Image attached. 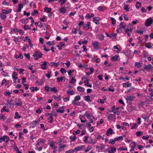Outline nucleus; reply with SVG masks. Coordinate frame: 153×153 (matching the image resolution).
<instances>
[{"label": "nucleus", "instance_id": "a19ab883", "mask_svg": "<svg viewBox=\"0 0 153 153\" xmlns=\"http://www.w3.org/2000/svg\"><path fill=\"white\" fill-rule=\"evenodd\" d=\"M38 12L37 10H34L33 11V12H32L31 13L32 16H33L35 15V14H38Z\"/></svg>", "mask_w": 153, "mask_h": 153}, {"label": "nucleus", "instance_id": "ea45409f", "mask_svg": "<svg viewBox=\"0 0 153 153\" xmlns=\"http://www.w3.org/2000/svg\"><path fill=\"white\" fill-rule=\"evenodd\" d=\"M114 139L116 141H119V140H122L123 139V137L121 136H119L117 137H115Z\"/></svg>", "mask_w": 153, "mask_h": 153}, {"label": "nucleus", "instance_id": "ddd939ff", "mask_svg": "<svg viewBox=\"0 0 153 153\" xmlns=\"http://www.w3.org/2000/svg\"><path fill=\"white\" fill-rule=\"evenodd\" d=\"M39 120L37 121H32V122L31 123L33 125V126H32V127L33 128H34L39 123Z\"/></svg>", "mask_w": 153, "mask_h": 153}, {"label": "nucleus", "instance_id": "79ce46f5", "mask_svg": "<svg viewBox=\"0 0 153 153\" xmlns=\"http://www.w3.org/2000/svg\"><path fill=\"white\" fill-rule=\"evenodd\" d=\"M6 118V117L4 114H0V119L4 120Z\"/></svg>", "mask_w": 153, "mask_h": 153}, {"label": "nucleus", "instance_id": "a18cd8bd", "mask_svg": "<svg viewBox=\"0 0 153 153\" xmlns=\"http://www.w3.org/2000/svg\"><path fill=\"white\" fill-rule=\"evenodd\" d=\"M48 120L49 121V122L50 123H52L53 120V116H50Z\"/></svg>", "mask_w": 153, "mask_h": 153}, {"label": "nucleus", "instance_id": "f8f14e48", "mask_svg": "<svg viewBox=\"0 0 153 153\" xmlns=\"http://www.w3.org/2000/svg\"><path fill=\"white\" fill-rule=\"evenodd\" d=\"M97 39L102 40L104 39V36L101 34H98L97 35Z\"/></svg>", "mask_w": 153, "mask_h": 153}, {"label": "nucleus", "instance_id": "0e129e2a", "mask_svg": "<svg viewBox=\"0 0 153 153\" xmlns=\"http://www.w3.org/2000/svg\"><path fill=\"white\" fill-rule=\"evenodd\" d=\"M66 1L67 0H59V2H61V5H62L63 4H64L66 2Z\"/></svg>", "mask_w": 153, "mask_h": 153}, {"label": "nucleus", "instance_id": "aec40b11", "mask_svg": "<svg viewBox=\"0 0 153 153\" xmlns=\"http://www.w3.org/2000/svg\"><path fill=\"white\" fill-rule=\"evenodd\" d=\"M90 25V22H88L87 23V24L86 25V24H84L83 25V28H86L87 30L89 29L90 27L89 26Z\"/></svg>", "mask_w": 153, "mask_h": 153}, {"label": "nucleus", "instance_id": "4d7b16f0", "mask_svg": "<svg viewBox=\"0 0 153 153\" xmlns=\"http://www.w3.org/2000/svg\"><path fill=\"white\" fill-rule=\"evenodd\" d=\"M91 149H92V147L91 146H88L87 147V149H85V152H87L89 150Z\"/></svg>", "mask_w": 153, "mask_h": 153}, {"label": "nucleus", "instance_id": "7c9ffc66", "mask_svg": "<svg viewBox=\"0 0 153 153\" xmlns=\"http://www.w3.org/2000/svg\"><path fill=\"white\" fill-rule=\"evenodd\" d=\"M77 126L79 127L80 129H83L85 128L84 125L82 124L79 125V124H77Z\"/></svg>", "mask_w": 153, "mask_h": 153}, {"label": "nucleus", "instance_id": "f3484780", "mask_svg": "<svg viewBox=\"0 0 153 153\" xmlns=\"http://www.w3.org/2000/svg\"><path fill=\"white\" fill-rule=\"evenodd\" d=\"M85 115L89 119H91V118L94 119V117L92 116L91 114H89L87 111L85 112Z\"/></svg>", "mask_w": 153, "mask_h": 153}, {"label": "nucleus", "instance_id": "774afa93", "mask_svg": "<svg viewBox=\"0 0 153 153\" xmlns=\"http://www.w3.org/2000/svg\"><path fill=\"white\" fill-rule=\"evenodd\" d=\"M84 22L83 21H81L78 24V25L79 26V28H80V26L82 25L83 26Z\"/></svg>", "mask_w": 153, "mask_h": 153}, {"label": "nucleus", "instance_id": "4be33fe9", "mask_svg": "<svg viewBox=\"0 0 153 153\" xmlns=\"http://www.w3.org/2000/svg\"><path fill=\"white\" fill-rule=\"evenodd\" d=\"M0 17L1 19H4L6 18L7 16L6 14H4L2 13H0Z\"/></svg>", "mask_w": 153, "mask_h": 153}, {"label": "nucleus", "instance_id": "5701e85b", "mask_svg": "<svg viewBox=\"0 0 153 153\" xmlns=\"http://www.w3.org/2000/svg\"><path fill=\"white\" fill-rule=\"evenodd\" d=\"M94 135V136L95 137V138L97 140H100L101 138V136L99 135L98 134H93Z\"/></svg>", "mask_w": 153, "mask_h": 153}, {"label": "nucleus", "instance_id": "49530a36", "mask_svg": "<svg viewBox=\"0 0 153 153\" xmlns=\"http://www.w3.org/2000/svg\"><path fill=\"white\" fill-rule=\"evenodd\" d=\"M51 91H54L55 93H57L58 91L57 89H56V88L54 87L53 88H50Z\"/></svg>", "mask_w": 153, "mask_h": 153}, {"label": "nucleus", "instance_id": "c9c22d12", "mask_svg": "<svg viewBox=\"0 0 153 153\" xmlns=\"http://www.w3.org/2000/svg\"><path fill=\"white\" fill-rule=\"evenodd\" d=\"M144 69L146 70H148L150 68L151 65L150 64L148 65H144Z\"/></svg>", "mask_w": 153, "mask_h": 153}, {"label": "nucleus", "instance_id": "9b49d317", "mask_svg": "<svg viewBox=\"0 0 153 153\" xmlns=\"http://www.w3.org/2000/svg\"><path fill=\"white\" fill-rule=\"evenodd\" d=\"M108 118L110 120H112L113 118L115 119L116 118V115L114 114H108Z\"/></svg>", "mask_w": 153, "mask_h": 153}, {"label": "nucleus", "instance_id": "f257e3e1", "mask_svg": "<svg viewBox=\"0 0 153 153\" xmlns=\"http://www.w3.org/2000/svg\"><path fill=\"white\" fill-rule=\"evenodd\" d=\"M42 55L43 54L39 51H36L34 54L33 55V56L34 57L35 59L37 60L39 58H41Z\"/></svg>", "mask_w": 153, "mask_h": 153}, {"label": "nucleus", "instance_id": "864d4df0", "mask_svg": "<svg viewBox=\"0 0 153 153\" xmlns=\"http://www.w3.org/2000/svg\"><path fill=\"white\" fill-rule=\"evenodd\" d=\"M114 48V49H117V51H116L117 52V53H119L120 52V50L119 49V48H118V47L117 46H114L113 47Z\"/></svg>", "mask_w": 153, "mask_h": 153}, {"label": "nucleus", "instance_id": "58836bf2", "mask_svg": "<svg viewBox=\"0 0 153 153\" xmlns=\"http://www.w3.org/2000/svg\"><path fill=\"white\" fill-rule=\"evenodd\" d=\"M56 111L57 112L63 113L64 111V109L61 110L60 108H59L56 109Z\"/></svg>", "mask_w": 153, "mask_h": 153}, {"label": "nucleus", "instance_id": "a211bd4d", "mask_svg": "<svg viewBox=\"0 0 153 153\" xmlns=\"http://www.w3.org/2000/svg\"><path fill=\"white\" fill-rule=\"evenodd\" d=\"M84 82L85 83V85L90 88H91L92 87V85L91 84H88L89 81L88 79H86V80L84 81Z\"/></svg>", "mask_w": 153, "mask_h": 153}, {"label": "nucleus", "instance_id": "2f4dec72", "mask_svg": "<svg viewBox=\"0 0 153 153\" xmlns=\"http://www.w3.org/2000/svg\"><path fill=\"white\" fill-rule=\"evenodd\" d=\"M97 142L96 140H93L91 138V140L89 141V143L90 144H95L97 143Z\"/></svg>", "mask_w": 153, "mask_h": 153}, {"label": "nucleus", "instance_id": "1a4fd4ad", "mask_svg": "<svg viewBox=\"0 0 153 153\" xmlns=\"http://www.w3.org/2000/svg\"><path fill=\"white\" fill-rule=\"evenodd\" d=\"M84 146H77L75 148H74L75 151H79L80 150H82L83 148L84 147Z\"/></svg>", "mask_w": 153, "mask_h": 153}, {"label": "nucleus", "instance_id": "3c124183", "mask_svg": "<svg viewBox=\"0 0 153 153\" xmlns=\"http://www.w3.org/2000/svg\"><path fill=\"white\" fill-rule=\"evenodd\" d=\"M81 97L79 96H76L74 97V100H76V101L79 100L80 99Z\"/></svg>", "mask_w": 153, "mask_h": 153}, {"label": "nucleus", "instance_id": "69168bd1", "mask_svg": "<svg viewBox=\"0 0 153 153\" xmlns=\"http://www.w3.org/2000/svg\"><path fill=\"white\" fill-rule=\"evenodd\" d=\"M2 12L3 13H5L6 14H8V13L7 10H6L5 9H3L2 10Z\"/></svg>", "mask_w": 153, "mask_h": 153}, {"label": "nucleus", "instance_id": "e433bc0d", "mask_svg": "<svg viewBox=\"0 0 153 153\" xmlns=\"http://www.w3.org/2000/svg\"><path fill=\"white\" fill-rule=\"evenodd\" d=\"M55 100H61V97L60 96L59 97H56L55 95H53L52 97Z\"/></svg>", "mask_w": 153, "mask_h": 153}, {"label": "nucleus", "instance_id": "39448f33", "mask_svg": "<svg viewBox=\"0 0 153 153\" xmlns=\"http://www.w3.org/2000/svg\"><path fill=\"white\" fill-rule=\"evenodd\" d=\"M153 22V20L152 18H148L145 22V25L147 26H150Z\"/></svg>", "mask_w": 153, "mask_h": 153}, {"label": "nucleus", "instance_id": "f03ea898", "mask_svg": "<svg viewBox=\"0 0 153 153\" xmlns=\"http://www.w3.org/2000/svg\"><path fill=\"white\" fill-rule=\"evenodd\" d=\"M14 102L16 106H19L22 105V102L20 99L18 98H16L14 100Z\"/></svg>", "mask_w": 153, "mask_h": 153}, {"label": "nucleus", "instance_id": "6ab92c4d", "mask_svg": "<svg viewBox=\"0 0 153 153\" xmlns=\"http://www.w3.org/2000/svg\"><path fill=\"white\" fill-rule=\"evenodd\" d=\"M55 142L53 141L49 140L48 142V144L51 147H53Z\"/></svg>", "mask_w": 153, "mask_h": 153}, {"label": "nucleus", "instance_id": "09e8293b", "mask_svg": "<svg viewBox=\"0 0 153 153\" xmlns=\"http://www.w3.org/2000/svg\"><path fill=\"white\" fill-rule=\"evenodd\" d=\"M111 20L112 21V25H114L116 23V20L114 18H111Z\"/></svg>", "mask_w": 153, "mask_h": 153}, {"label": "nucleus", "instance_id": "dca6fc26", "mask_svg": "<svg viewBox=\"0 0 153 153\" xmlns=\"http://www.w3.org/2000/svg\"><path fill=\"white\" fill-rule=\"evenodd\" d=\"M118 55H115L111 58V59L113 61H116L118 60Z\"/></svg>", "mask_w": 153, "mask_h": 153}, {"label": "nucleus", "instance_id": "c756f323", "mask_svg": "<svg viewBox=\"0 0 153 153\" xmlns=\"http://www.w3.org/2000/svg\"><path fill=\"white\" fill-rule=\"evenodd\" d=\"M60 11L63 13H65L66 12V10L64 7H62L59 9Z\"/></svg>", "mask_w": 153, "mask_h": 153}, {"label": "nucleus", "instance_id": "7ed1b4c3", "mask_svg": "<svg viewBox=\"0 0 153 153\" xmlns=\"http://www.w3.org/2000/svg\"><path fill=\"white\" fill-rule=\"evenodd\" d=\"M92 45L94 48L97 50H98L100 49L99 43L97 41H95L93 42L92 44Z\"/></svg>", "mask_w": 153, "mask_h": 153}, {"label": "nucleus", "instance_id": "bb28decb", "mask_svg": "<svg viewBox=\"0 0 153 153\" xmlns=\"http://www.w3.org/2000/svg\"><path fill=\"white\" fill-rule=\"evenodd\" d=\"M15 116L14 117V118L15 119H20L21 118V117L18 114V112H16L15 113Z\"/></svg>", "mask_w": 153, "mask_h": 153}, {"label": "nucleus", "instance_id": "4c0bfd02", "mask_svg": "<svg viewBox=\"0 0 153 153\" xmlns=\"http://www.w3.org/2000/svg\"><path fill=\"white\" fill-rule=\"evenodd\" d=\"M72 102L74 105H79V103L78 102H76V101L74 99L72 101Z\"/></svg>", "mask_w": 153, "mask_h": 153}, {"label": "nucleus", "instance_id": "e2e57ef3", "mask_svg": "<svg viewBox=\"0 0 153 153\" xmlns=\"http://www.w3.org/2000/svg\"><path fill=\"white\" fill-rule=\"evenodd\" d=\"M16 57L17 58H19L21 59H22L23 57V56L22 55L21 53H20L19 55H18L17 56V55L16 56Z\"/></svg>", "mask_w": 153, "mask_h": 153}, {"label": "nucleus", "instance_id": "bf43d9fd", "mask_svg": "<svg viewBox=\"0 0 153 153\" xmlns=\"http://www.w3.org/2000/svg\"><path fill=\"white\" fill-rule=\"evenodd\" d=\"M103 76V75L102 74L100 75L97 76L98 78L100 80H102L103 79V78L102 77Z\"/></svg>", "mask_w": 153, "mask_h": 153}, {"label": "nucleus", "instance_id": "f704fd0d", "mask_svg": "<svg viewBox=\"0 0 153 153\" xmlns=\"http://www.w3.org/2000/svg\"><path fill=\"white\" fill-rule=\"evenodd\" d=\"M30 89L32 92H34L35 91H38L39 89V88H37L36 87L35 88L31 87L30 88Z\"/></svg>", "mask_w": 153, "mask_h": 153}, {"label": "nucleus", "instance_id": "680f3d73", "mask_svg": "<svg viewBox=\"0 0 153 153\" xmlns=\"http://www.w3.org/2000/svg\"><path fill=\"white\" fill-rule=\"evenodd\" d=\"M88 135H86L84 137L85 139L84 140V141L85 143H87L88 140Z\"/></svg>", "mask_w": 153, "mask_h": 153}, {"label": "nucleus", "instance_id": "c85d7f7f", "mask_svg": "<svg viewBox=\"0 0 153 153\" xmlns=\"http://www.w3.org/2000/svg\"><path fill=\"white\" fill-rule=\"evenodd\" d=\"M49 65L51 66H54L56 67L58 65V64L54 62H51L50 63Z\"/></svg>", "mask_w": 153, "mask_h": 153}, {"label": "nucleus", "instance_id": "20e7f679", "mask_svg": "<svg viewBox=\"0 0 153 153\" xmlns=\"http://www.w3.org/2000/svg\"><path fill=\"white\" fill-rule=\"evenodd\" d=\"M9 140L10 138L9 137L6 135H4L3 137H1L0 138V143H1L2 141H6V143H7Z\"/></svg>", "mask_w": 153, "mask_h": 153}, {"label": "nucleus", "instance_id": "473e14b6", "mask_svg": "<svg viewBox=\"0 0 153 153\" xmlns=\"http://www.w3.org/2000/svg\"><path fill=\"white\" fill-rule=\"evenodd\" d=\"M67 94H70L71 95H73V94L74 93V92L73 90H72V91L68 90L67 91Z\"/></svg>", "mask_w": 153, "mask_h": 153}, {"label": "nucleus", "instance_id": "6e6552de", "mask_svg": "<svg viewBox=\"0 0 153 153\" xmlns=\"http://www.w3.org/2000/svg\"><path fill=\"white\" fill-rule=\"evenodd\" d=\"M7 105H9L10 106H11V105H14V104L13 103V100H12L11 99H7Z\"/></svg>", "mask_w": 153, "mask_h": 153}, {"label": "nucleus", "instance_id": "0eeeda50", "mask_svg": "<svg viewBox=\"0 0 153 153\" xmlns=\"http://www.w3.org/2000/svg\"><path fill=\"white\" fill-rule=\"evenodd\" d=\"M100 18L98 17H94L93 18V21L95 24L97 25L99 24V21L100 20Z\"/></svg>", "mask_w": 153, "mask_h": 153}, {"label": "nucleus", "instance_id": "603ef678", "mask_svg": "<svg viewBox=\"0 0 153 153\" xmlns=\"http://www.w3.org/2000/svg\"><path fill=\"white\" fill-rule=\"evenodd\" d=\"M30 29V26L28 25H25L24 27V29L25 30H26L27 29L29 30Z\"/></svg>", "mask_w": 153, "mask_h": 153}, {"label": "nucleus", "instance_id": "b1692460", "mask_svg": "<svg viewBox=\"0 0 153 153\" xmlns=\"http://www.w3.org/2000/svg\"><path fill=\"white\" fill-rule=\"evenodd\" d=\"M65 76H61L60 78H57L56 79L57 81L58 82H60L61 81L62 82L63 79H65Z\"/></svg>", "mask_w": 153, "mask_h": 153}, {"label": "nucleus", "instance_id": "6e6d98bb", "mask_svg": "<svg viewBox=\"0 0 153 153\" xmlns=\"http://www.w3.org/2000/svg\"><path fill=\"white\" fill-rule=\"evenodd\" d=\"M76 79L74 78H72L71 80L70 81V83H74V82L76 81Z\"/></svg>", "mask_w": 153, "mask_h": 153}, {"label": "nucleus", "instance_id": "a878e982", "mask_svg": "<svg viewBox=\"0 0 153 153\" xmlns=\"http://www.w3.org/2000/svg\"><path fill=\"white\" fill-rule=\"evenodd\" d=\"M44 10L45 12L48 13H49L51 11V8H48L46 7H45L44 8Z\"/></svg>", "mask_w": 153, "mask_h": 153}, {"label": "nucleus", "instance_id": "052dcab7", "mask_svg": "<svg viewBox=\"0 0 153 153\" xmlns=\"http://www.w3.org/2000/svg\"><path fill=\"white\" fill-rule=\"evenodd\" d=\"M136 134L138 136H140L142 135V133L140 131H137L136 133Z\"/></svg>", "mask_w": 153, "mask_h": 153}, {"label": "nucleus", "instance_id": "393cba45", "mask_svg": "<svg viewBox=\"0 0 153 153\" xmlns=\"http://www.w3.org/2000/svg\"><path fill=\"white\" fill-rule=\"evenodd\" d=\"M84 99L87 102H91L90 99V97L88 96H84Z\"/></svg>", "mask_w": 153, "mask_h": 153}, {"label": "nucleus", "instance_id": "5fc2aeb1", "mask_svg": "<svg viewBox=\"0 0 153 153\" xmlns=\"http://www.w3.org/2000/svg\"><path fill=\"white\" fill-rule=\"evenodd\" d=\"M42 110V108H39L38 110H36V112L38 114H40L41 113V111Z\"/></svg>", "mask_w": 153, "mask_h": 153}, {"label": "nucleus", "instance_id": "72a5a7b5", "mask_svg": "<svg viewBox=\"0 0 153 153\" xmlns=\"http://www.w3.org/2000/svg\"><path fill=\"white\" fill-rule=\"evenodd\" d=\"M135 65L137 66L138 68H140L142 66L140 62H136L135 64Z\"/></svg>", "mask_w": 153, "mask_h": 153}, {"label": "nucleus", "instance_id": "cd10ccee", "mask_svg": "<svg viewBox=\"0 0 153 153\" xmlns=\"http://www.w3.org/2000/svg\"><path fill=\"white\" fill-rule=\"evenodd\" d=\"M17 74L16 73L14 72L13 74L12 77L14 79L16 80L17 79V77H16Z\"/></svg>", "mask_w": 153, "mask_h": 153}, {"label": "nucleus", "instance_id": "338daca9", "mask_svg": "<svg viewBox=\"0 0 153 153\" xmlns=\"http://www.w3.org/2000/svg\"><path fill=\"white\" fill-rule=\"evenodd\" d=\"M51 72L48 71V74H45V76L48 77V79H49L50 77H51V76L50 75Z\"/></svg>", "mask_w": 153, "mask_h": 153}, {"label": "nucleus", "instance_id": "13d9d810", "mask_svg": "<svg viewBox=\"0 0 153 153\" xmlns=\"http://www.w3.org/2000/svg\"><path fill=\"white\" fill-rule=\"evenodd\" d=\"M60 71L62 73H66L67 71L65 69H64L63 68H61Z\"/></svg>", "mask_w": 153, "mask_h": 153}, {"label": "nucleus", "instance_id": "c03bdc74", "mask_svg": "<svg viewBox=\"0 0 153 153\" xmlns=\"http://www.w3.org/2000/svg\"><path fill=\"white\" fill-rule=\"evenodd\" d=\"M74 149H71L67 151L66 152L67 153H74L75 152Z\"/></svg>", "mask_w": 153, "mask_h": 153}, {"label": "nucleus", "instance_id": "9d476101", "mask_svg": "<svg viewBox=\"0 0 153 153\" xmlns=\"http://www.w3.org/2000/svg\"><path fill=\"white\" fill-rule=\"evenodd\" d=\"M23 7V5L21 3H19L18 4V8L17 9L16 12H19L21 11V9Z\"/></svg>", "mask_w": 153, "mask_h": 153}, {"label": "nucleus", "instance_id": "423d86ee", "mask_svg": "<svg viewBox=\"0 0 153 153\" xmlns=\"http://www.w3.org/2000/svg\"><path fill=\"white\" fill-rule=\"evenodd\" d=\"M134 98L135 97L133 96L128 95L126 96V97L125 98V99L127 101H129L131 102L134 100Z\"/></svg>", "mask_w": 153, "mask_h": 153}, {"label": "nucleus", "instance_id": "4468645a", "mask_svg": "<svg viewBox=\"0 0 153 153\" xmlns=\"http://www.w3.org/2000/svg\"><path fill=\"white\" fill-rule=\"evenodd\" d=\"M131 84L129 83L128 82H127L126 83H124L123 84V87L127 88L131 86Z\"/></svg>", "mask_w": 153, "mask_h": 153}, {"label": "nucleus", "instance_id": "412c9836", "mask_svg": "<svg viewBox=\"0 0 153 153\" xmlns=\"http://www.w3.org/2000/svg\"><path fill=\"white\" fill-rule=\"evenodd\" d=\"M77 89L78 91L82 92H84L85 91V89L83 88L80 86H78Z\"/></svg>", "mask_w": 153, "mask_h": 153}, {"label": "nucleus", "instance_id": "2eb2a0df", "mask_svg": "<svg viewBox=\"0 0 153 153\" xmlns=\"http://www.w3.org/2000/svg\"><path fill=\"white\" fill-rule=\"evenodd\" d=\"M113 130L111 128H108L107 131L106 135L108 136H109L112 134Z\"/></svg>", "mask_w": 153, "mask_h": 153}, {"label": "nucleus", "instance_id": "de8ad7c7", "mask_svg": "<svg viewBox=\"0 0 153 153\" xmlns=\"http://www.w3.org/2000/svg\"><path fill=\"white\" fill-rule=\"evenodd\" d=\"M145 46L146 48H150L152 47V45H151L149 42H148L146 43Z\"/></svg>", "mask_w": 153, "mask_h": 153}, {"label": "nucleus", "instance_id": "8fccbe9b", "mask_svg": "<svg viewBox=\"0 0 153 153\" xmlns=\"http://www.w3.org/2000/svg\"><path fill=\"white\" fill-rule=\"evenodd\" d=\"M116 141L115 140V139L113 140H111L109 141V144H114L115 143Z\"/></svg>", "mask_w": 153, "mask_h": 153}, {"label": "nucleus", "instance_id": "37998d69", "mask_svg": "<svg viewBox=\"0 0 153 153\" xmlns=\"http://www.w3.org/2000/svg\"><path fill=\"white\" fill-rule=\"evenodd\" d=\"M124 9L127 11H129V8L128 7V5H124Z\"/></svg>", "mask_w": 153, "mask_h": 153}]
</instances>
